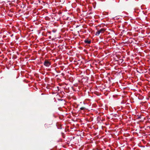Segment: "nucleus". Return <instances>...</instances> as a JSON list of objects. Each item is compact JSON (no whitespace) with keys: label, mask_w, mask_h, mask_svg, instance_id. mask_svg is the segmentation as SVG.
<instances>
[{"label":"nucleus","mask_w":150,"mask_h":150,"mask_svg":"<svg viewBox=\"0 0 150 150\" xmlns=\"http://www.w3.org/2000/svg\"><path fill=\"white\" fill-rule=\"evenodd\" d=\"M105 29L104 28H102L100 30H97V32L96 33L95 35L96 36H98L100 33H103L105 31Z\"/></svg>","instance_id":"f257e3e1"},{"label":"nucleus","mask_w":150,"mask_h":150,"mask_svg":"<svg viewBox=\"0 0 150 150\" xmlns=\"http://www.w3.org/2000/svg\"><path fill=\"white\" fill-rule=\"evenodd\" d=\"M51 65V62L48 60L45 59L44 63V65L47 67H49Z\"/></svg>","instance_id":"f03ea898"},{"label":"nucleus","mask_w":150,"mask_h":150,"mask_svg":"<svg viewBox=\"0 0 150 150\" xmlns=\"http://www.w3.org/2000/svg\"><path fill=\"white\" fill-rule=\"evenodd\" d=\"M84 42L86 43L89 44L91 43V41L90 40H84Z\"/></svg>","instance_id":"7ed1b4c3"},{"label":"nucleus","mask_w":150,"mask_h":150,"mask_svg":"<svg viewBox=\"0 0 150 150\" xmlns=\"http://www.w3.org/2000/svg\"><path fill=\"white\" fill-rule=\"evenodd\" d=\"M45 127L46 128H49L50 127V125L45 124Z\"/></svg>","instance_id":"20e7f679"},{"label":"nucleus","mask_w":150,"mask_h":150,"mask_svg":"<svg viewBox=\"0 0 150 150\" xmlns=\"http://www.w3.org/2000/svg\"><path fill=\"white\" fill-rule=\"evenodd\" d=\"M80 109L81 110H84L85 109H86V108H85V107H81L80 108Z\"/></svg>","instance_id":"39448f33"},{"label":"nucleus","mask_w":150,"mask_h":150,"mask_svg":"<svg viewBox=\"0 0 150 150\" xmlns=\"http://www.w3.org/2000/svg\"><path fill=\"white\" fill-rule=\"evenodd\" d=\"M65 1L64 0H62V4H63Z\"/></svg>","instance_id":"423d86ee"},{"label":"nucleus","mask_w":150,"mask_h":150,"mask_svg":"<svg viewBox=\"0 0 150 150\" xmlns=\"http://www.w3.org/2000/svg\"><path fill=\"white\" fill-rule=\"evenodd\" d=\"M61 74H62V76H64V73H62Z\"/></svg>","instance_id":"0eeeda50"},{"label":"nucleus","mask_w":150,"mask_h":150,"mask_svg":"<svg viewBox=\"0 0 150 150\" xmlns=\"http://www.w3.org/2000/svg\"><path fill=\"white\" fill-rule=\"evenodd\" d=\"M57 89H58V91H59V87L58 86V87H57Z\"/></svg>","instance_id":"6e6552de"},{"label":"nucleus","mask_w":150,"mask_h":150,"mask_svg":"<svg viewBox=\"0 0 150 150\" xmlns=\"http://www.w3.org/2000/svg\"><path fill=\"white\" fill-rule=\"evenodd\" d=\"M53 31L54 32V31Z\"/></svg>","instance_id":"1a4fd4ad"}]
</instances>
